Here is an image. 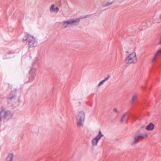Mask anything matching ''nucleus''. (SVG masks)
I'll list each match as a JSON object with an SVG mask.
<instances>
[{
	"label": "nucleus",
	"instance_id": "nucleus-1",
	"mask_svg": "<svg viewBox=\"0 0 161 161\" xmlns=\"http://www.w3.org/2000/svg\"><path fill=\"white\" fill-rule=\"evenodd\" d=\"M23 42H26L29 47H35L37 46V42L33 36L28 34L24 36L22 38Z\"/></svg>",
	"mask_w": 161,
	"mask_h": 161
},
{
	"label": "nucleus",
	"instance_id": "nucleus-19",
	"mask_svg": "<svg viewBox=\"0 0 161 161\" xmlns=\"http://www.w3.org/2000/svg\"><path fill=\"white\" fill-rule=\"evenodd\" d=\"M104 82H105V81H104V80H103L101 81L99 83V84L98 85V86H101V85L103 84Z\"/></svg>",
	"mask_w": 161,
	"mask_h": 161
},
{
	"label": "nucleus",
	"instance_id": "nucleus-21",
	"mask_svg": "<svg viewBox=\"0 0 161 161\" xmlns=\"http://www.w3.org/2000/svg\"><path fill=\"white\" fill-rule=\"evenodd\" d=\"M127 114V113H125L123 116H122V118H123L124 119L126 114Z\"/></svg>",
	"mask_w": 161,
	"mask_h": 161
},
{
	"label": "nucleus",
	"instance_id": "nucleus-20",
	"mask_svg": "<svg viewBox=\"0 0 161 161\" xmlns=\"http://www.w3.org/2000/svg\"><path fill=\"white\" fill-rule=\"evenodd\" d=\"M110 77V76L108 75H107V77L105 78L103 80L104 81H106Z\"/></svg>",
	"mask_w": 161,
	"mask_h": 161
},
{
	"label": "nucleus",
	"instance_id": "nucleus-7",
	"mask_svg": "<svg viewBox=\"0 0 161 161\" xmlns=\"http://www.w3.org/2000/svg\"><path fill=\"white\" fill-rule=\"evenodd\" d=\"M80 21V19L79 18L70 19L67 20V24H68L69 27L70 26V25H78Z\"/></svg>",
	"mask_w": 161,
	"mask_h": 161
},
{
	"label": "nucleus",
	"instance_id": "nucleus-9",
	"mask_svg": "<svg viewBox=\"0 0 161 161\" xmlns=\"http://www.w3.org/2000/svg\"><path fill=\"white\" fill-rule=\"evenodd\" d=\"M50 11L51 12L57 13L59 10V8L57 7H55V5L54 4H53L51 6L50 9Z\"/></svg>",
	"mask_w": 161,
	"mask_h": 161
},
{
	"label": "nucleus",
	"instance_id": "nucleus-11",
	"mask_svg": "<svg viewBox=\"0 0 161 161\" xmlns=\"http://www.w3.org/2000/svg\"><path fill=\"white\" fill-rule=\"evenodd\" d=\"M154 128V125L152 123H150L146 127V129L148 130H153Z\"/></svg>",
	"mask_w": 161,
	"mask_h": 161
},
{
	"label": "nucleus",
	"instance_id": "nucleus-22",
	"mask_svg": "<svg viewBox=\"0 0 161 161\" xmlns=\"http://www.w3.org/2000/svg\"><path fill=\"white\" fill-rule=\"evenodd\" d=\"M88 16V15H87L84 16H82V17H81V18L82 19L84 18H86Z\"/></svg>",
	"mask_w": 161,
	"mask_h": 161
},
{
	"label": "nucleus",
	"instance_id": "nucleus-6",
	"mask_svg": "<svg viewBox=\"0 0 161 161\" xmlns=\"http://www.w3.org/2000/svg\"><path fill=\"white\" fill-rule=\"evenodd\" d=\"M16 90L13 91L9 95L8 97V103L13 104L15 102L16 100Z\"/></svg>",
	"mask_w": 161,
	"mask_h": 161
},
{
	"label": "nucleus",
	"instance_id": "nucleus-27",
	"mask_svg": "<svg viewBox=\"0 0 161 161\" xmlns=\"http://www.w3.org/2000/svg\"><path fill=\"white\" fill-rule=\"evenodd\" d=\"M126 52L127 53H128V51Z\"/></svg>",
	"mask_w": 161,
	"mask_h": 161
},
{
	"label": "nucleus",
	"instance_id": "nucleus-14",
	"mask_svg": "<svg viewBox=\"0 0 161 161\" xmlns=\"http://www.w3.org/2000/svg\"><path fill=\"white\" fill-rule=\"evenodd\" d=\"M98 142L99 141L98 140L94 138L92 141V145L93 146H96Z\"/></svg>",
	"mask_w": 161,
	"mask_h": 161
},
{
	"label": "nucleus",
	"instance_id": "nucleus-23",
	"mask_svg": "<svg viewBox=\"0 0 161 161\" xmlns=\"http://www.w3.org/2000/svg\"><path fill=\"white\" fill-rule=\"evenodd\" d=\"M124 119V118H121V119H120V121L121 122H122L123 121Z\"/></svg>",
	"mask_w": 161,
	"mask_h": 161
},
{
	"label": "nucleus",
	"instance_id": "nucleus-18",
	"mask_svg": "<svg viewBox=\"0 0 161 161\" xmlns=\"http://www.w3.org/2000/svg\"><path fill=\"white\" fill-rule=\"evenodd\" d=\"M113 111L114 112H115L116 113H117V114H119V111L117 110V109L116 108H114L113 110Z\"/></svg>",
	"mask_w": 161,
	"mask_h": 161
},
{
	"label": "nucleus",
	"instance_id": "nucleus-15",
	"mask_svg": "<svg viewBox=\"0 0 161 161\" xmlns=\"http://www.w3.org/2000/svg\"><path fill=\"white\" fill-rule=\"evenodd\" d=\"M67 21L64 22L62 25V27L63 28H66L67 27H69V25L67 24Z\"/></svg>",
	"mask_w": 161,
	"mask_h": 161
},
{
	"label": "nucleus",
	"instance_id": "nucleus-10",
	"mask_svg": "<svg viewBox=\"0 0 161 161\" xmlns=\"http://www.w3.org/2000/svg\"><path fill=\"white\" fill-rule=\"evenodd\" d=\"M14 155L13 153L9 154L5 159V161H13Z\"/></svg>",
	"mask_w": 161,
	"mask_h": 161
},
{
	"label": "nucleus",
	"instance_id": "nucleus-26",
	"mask_svg": "<svg viewBox=\"0 0 161 161\" xmlns=\"http://www.w3.org/2000/svg\"><path fill=\"white\" fill-rule=\"evenodd\" d=\"M145 29V27L143 28L142 30H143L144 29Z\"/></svg>",
	"mask_w": 161,
	"mask_h": 161
},
{
	"label": "nucleus",
	"instance_id": "nucleus-17",
	"mask_svg": "<svg viewBox=\"0 0 161 161\" xmlns=\"http://www.w3.org/2000/svg\"><path fill=\"white\" fill-rule=\"evenodd\" d=\"M137 96V95H136V94H135V95H134V96H133V97H132V101L133 103H134L135 100L136 99Z\"/></svg>",
	"mask_w": 161,
	"mask_h": 161
},
{
	"label": "nucleus",
	"instance_id": "nucleus-25",
	"mask_svg": "<svg viewBox=\"0 0 161 161\" xmlns=\"http://www.w3.org/2000/svg\"><path fill=\"white\" fill-rule=\"evenodd\" d=\"M159 18L160 19H161V14L159 16Z\"/></svg>",
	"mask_w": 161,
	"mask_h": 161
},
{
	"label": "nucleus",
	"instance_id": "nucleus-4",
	"mask_svg": "<svg viewBox=\"0 0 161 161\" xmlns=\"http://www.w3.org/2000/svg\"><path fill=\"white\" fill-rule=\"evenodd\" d=\"M85 113L83 111H81L79 113L77 117V124L78 125H83L85 118Z\"/></svg>",
	"mask_w": 161,
	"mask_h": 161
},
{
	"label": "nucleus",
	"instance_id": "nucleus-12",
	"mask_svg": "<svg viewBox=\"0 0 161 161\" xmlns=\"http://www.w3.org/2000/svg\"><path fill=\"white\" fill-rule=\"evenodd\" d=\"M14 53L13 52H9L7 53L5 56V59L8 58H9L13 57L14 56Z\"/></svg>",
	"mask_w": 161,
	"mask_h": 161
},
{
	"label": "nucleus",
	"instance_id": "nucleus-8",
	"mask_svg": "<svg viewBox=\"0 0 161 161\" xmlns=\"http://www.w3.org/2000/svg\"><path fill=\"white\" fill-rule=\"evenodd\" d=\"M36 69L35 68L32 67L31 68L29 72V74L31 75V76L29 77V81H31L34 79L36 75Z\"/></svg>",
	"mask_w": 161,
	"mask_h": 161
},
{
	"label": "nucleus",
	"instance_id": "nucleus-16",
	"mask_svg": "<svg viewBox=\"0 0 161 161\" xmlns=\"http://www.w3.org/2000/svg\"><path fill=\"white\" fill-rule=\"evenodd\" d=\"M112 3H113L112 2H111V3H109L108 2H106L105 3H103V7L107 6H109L110 5L112 4Z\"/></svg>",
	"mask_w": 161,
	"mask_h": 161
},
{
	"label": "nucleus",
	"instance_id": "nucleus-13",
	"mask_svg": "<svg viewBox=\"0 0 161 161\" xmlns=\"http://www.w3.org/2000/svg\"><path fill=\"white\" fill-rule=\"evenodd\" d=\"M104 135L102 134V132L101 130H99L98 132V135L96 136L95 138L98 140V141L100 140V139L101 138V137L102 136H103Z\"/></svg>",
	"mask_w": 161,
	"mask_h": 161
},
{
	"label": "nucleus",
	"instance_id": "nucleus-3",
	"mask_svg": "<svg viewBox=\"0 0 161 161\" xmlns=\"http://www.w3.org/2000/svg\"><path fill=\"white\" fill-rule=\"evenodd\" d=\"M136 53L133 52L126 57L125 60L126 64H131L136 63Z\"/></svg>",
	"mask_w": 161,
	"mask_h": 161
},
{
	"label": "nucleus",
	"instance_id": "nucleus-24",
	"mask_svg": "<svg viewBox=\"0 0 161 161\" xmlns=\"http://www.w3.org/2000/svg\"><path fill=\"white\" fill-rule=\"evenodd\" d=\"M133 117L134 118V119H136V117L135 116H133Z\"/></svg>",
	"mask_w": 161,
	"mask_h": 161
},
{
	"label": "nucleus",
	"instance_id": "nucleus-2",
	"mask_svg": "<svg viewBox=\"0 0 161 161\" xmlns=\"http://www.w3.org/2000/svg\"><path fill=\"white\" fill-rule=\"evenodd\" d=\"M13 115L11 111L6 110L3 106L0 108V121L2 120H8L12 118Z\"/></svg>",
	"mask_w": 161,
	"mask_h": 161
},
{
	"label": "nucleus",
	"instance_id": "nucleus-5",
	"mask_svg": "<svg viewBox=\"0 0 161 161\" xmlns=\"http://www.w3.org/2000/svg\"><path fill=\"white\" fill-rule=\"evenodd\" d=\"M147 134L146 132L140 133L139 134L134 136V141L132 143L133 145H134L138 143L139 141V138H144L147 136Z\"/></svg>",
	"mask_w": 161,
	"mask_h": 161
}]
</instances>
